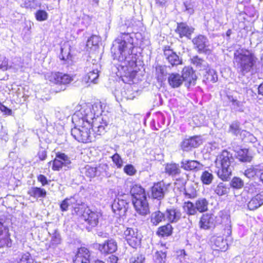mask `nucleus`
<instances>
[{
	"label": "nucleus",
	"mask_w": 263,
	"mask_h": 263,
	"mask_svg": "<svg viewBox=\"0 0 263 263\" xmlns=\"http://www.w3.org/2000/svg\"><path fill=\"white\" fill-rule=\"evenodd\" d=\"M194 28L188 25L186 23H178L175 32L179 34L180 38L185 37L191 39L192 34L194 33Z\"/></svg>",
	"instance_id": "nucleus-18"
},
{
	"label": "nucleus",
	"mask_w": 263,
	"mask_h": 263,
	"mask_svg": "<svg viewBox=\"0 0 263 263\" xmlns=\"http://www.w3.org/2000/svg\"><path fill=\"white\" fill-rule=\"evenodd\" d=\"M183 79L180 74L177 73H172L168 77L169 85L174 88L180 87L183 83Z\"/></svg>",
	"instance_id": "nucleus-28"
},
{
	"label": "nucleus",
	"mask_w": 263,
	"mask_h": 263,
	"mask_svg": "<svg viewBox=\"0 0 263 263\" xmlns=\"http://www.w3.org/2000/svg\"><path fill=\"white\" fill-rule=\"evenodd\" d=\"M214 176L211 171L210 172L209 171H204L202 172L201 176V180L204 184H210L212 182Z\"/></svg>",
	"instance_id": "nucleus-43"
},
{
	"label": "nucleus",
	"mask_w": 263,
	"mask_h": 263,
	"mask_svg": "<svg viewBox=\"0 0 263 263\" xmlns=\"http://www.w3.org/2000/svg\"><path fill=\"white\" fill-rule=\"evenodd\" d=\"M100 42V38L99 36L92 35L89 39H88L87 42V46L91 48L92 46H97Z\"/></svg>",
	"instance_id": "nucleus-49"
},
{
	"label": "nucleus",
	"mask_w": 263,
	"mask_h": 263,
	"mask_svg": "<svg viewBox=\"0 0 263 263\" xmlns=\"http://www.w3.org/2000/svg\"><path fill=\"white\" fill-rule=\"evenodd\" d=\"M163 56L166 62L172 66H177L182 64L181 58L169 46H165L163 48Z\"/></svg>",
	"instance_id": "nucleus-8"
},
{
	"label": "nucleus",
	"mask_w": 263,
	"mask_h": 263,
	"mask_svg": "<svg viewBox=\"0 0 263 263\" xmlns=\"http://www.w3.org/2000/svg\"><path fill=\"white\" fill-rule=\"evenodd\" d=\"M124 172L128 175L133 176L136 174L137 171L133 165L127 164L124 166Z\"/></svg>",
	"instance_id": "nucleus-58"
},
{
	"label": "nucleus",
	"mask_w": 263,
	"mask_h": 263,
	"mask_svg": "<svg viewBox=\"0 0 263 263\" xmlns=\"http://www.w3.org/2000/svg\"><path fill=\"white\" fill-rule=\"evenodd\" d=\"M195 203L191 201H187L184 203L183 209L188 215H195L197 214V210Z\"/></svg>",
	"instance_id": "nucleus-42"
},
{
	"label": "nucleus",
	"mask_w": 263,
	"mask_h": 263,
	"mask_svg": "<svg viewBox=\"0 0 263 263\" xmlns=\"http://www.w3.org/2000/svg\"><path fill=\"white\" fill-rule=\"evenodd\" d=\"M191 61L192 64L198 67L201 68L205 66V65H203L204 63V60L198 56L193 57Z\"/></svg>",
	"instance_id": "nucleus-53"
},
{
	"label": "nucleus",
	"mask_w": 263,
	"mask_h": 263,
	"mask_svg": "<svg viewBox=\"0 0 263 263\" xmlns=\"http://www.w3.org/2000/svg\"><path fill=\"white\" fill-rule=\"evenodd\" d=\"M240 124L238 121H233L229 126V132L235 136H237L238 134L240 135L242 130L240 128Z\"/></svg>",
	"instance_id": "nucleus-45"
},
{
	"label": "nucleus",
	"mask_w": 263,
	"mask_h": 263,
	"mask_svg": "<svg viewBox=\"0 0 263 263\" xmlns=\"http://www.w3.org/2000/svg\"><path fill=\"white\" fill-rule=\"evenodd\" d=\"M173 232V227L170 223L160 227L157 231V234L162 237L168 236L171 235Z\"/></svg>",
	"instance_id": "nucleus-40"
},
{
	"label": "nucleus",
	"mask_w": 263,
	"mask_h": 263,
	"mask_svg": "<svg viewBox=\"0 0 263 263\" xmlns=\"http://www.w3.org/2000/svg\"><path fill=\"white\" fill-rule=\"evenodd\" d=\"M49 234L51 236L49 247L54 249L62 242L61 235L57 230H54L53 232H49Z\"/></svg>",
	"instance_id": "nucleus-30"
},
{
	"label": "nucleus",
	"mask_w": 263,
	"mask_h": 263,
	"mask_svg": "<svg viewBox=\"0 0 263 263\" xmlns=\"http://www.w3.org/2000/svg\"><path fill=\"white\" fill-rule=\"evenodd\" d=\"M166 218L165 213L159 211L153 213L151 215V221L155 226H157Z\"/></svg>",
	"instance_id": "nucleus-39"
},
{
	"label": "nucleus",
	"mask_w": 263,
	"mask_h": 263,
	"mask_svg": "<svg viewBox=\"0 0 263 263\" xmlns=\"http://www.w3.org/2000/svg\"><path fill=\"white\" fill-rule=\"evenodd\" d=\"M113 162L115 164L117 168H121L123 165V160L120 156L117 154H115L111 157Z\"/></svg>",
	"instance_id": "nucleus-52"
},
{
	"label": "nucleus",
	"mask_w": 263,
	"mask_h": 263,
	"mask_svg": "<svg viewBox=\"0 0 263 263\" xmlns=\"http://www.w3.org/2000/svg\"><path fill=\"white\" fill-rule=\"evenodd\" d=\"M155 260L158 263H164L166 254L162 251H157L155 255Z\"/></svg>",
	"instance_id": "nucleus-55"
},
{
	"label": "nucleus",
	"mask_w": 263,
	"mask_h": 263,
	"mask_svg": "<svg viewBox=\"0 0 263 263\" xmlns=\"http://www.w3.org/2000/svg\"><path fill=\"white\" fill-rule=\"evenodd\" d=\"M228 98L230 104V108L232 112H243L245 106L243 102L238 101L232 96H228Z\"/></svg>",
	"instance_id": "nucleus-24"
},
{
	"label": "nucleus",
	"mask_w": 263,
	"mask_h": 263,
	"mask_svg": "<svg viewBox=\"0 0 263 263\" xmlns=\"http://www.w3.org/2000/svg\"><path fill=\"white\" fill-rule=\"evenodd\" d=\"M145 257L142 254H136L130 258V263H143Z\"/></svg>",
	"instance_id": "nucleus-56"
},
{
	"label": "nucleus",
	"mask_w": 263,
	"mask_h": 263,
	"mask_svg": "<svg viewBox=\"0 0 263 263\" xmlns=\"http://www.w3.org/2000/svg\"><path fill=\"white\" fill-rule=\"evenodd\" d=\"M192 42L194 49L199 53L209 54L211 52L210 42L206 36L198 34L192 39Z\"/></svg>",
	"instance_id": "nucleus-6"
},
{
	"label": "nucleus",
	"mask_w": 263,
	"mask_h": 263,
	"mask_svg": "<svg viewBox=\"0 0 263 263\" xmlns=\"http://www.w3.org/2000/svg\"><path fill=\"white\" fill-rule=\"evenodd\" d=\"M263 204V191L253 197L248 203V208L250 210L254 211Z\"/></svg>",
	"instance_id": "nucleus-22"
},
{
	"label": "nucleus",
	"mask_w": 263,
	"mask_h": 263,
	"mask_svg": "<svg viewBox=\"0 0 263 263\" xmlns=\"http://www.w3.org/2000/svg\"><path fill=\"white\" fill-rule=\"evenodd\" d=\"M214 217L212 215L203 214L199 221V227L201 229L208 230L214 227Z\"/></svg>",
	"instance_id": "nucleus-25"
},
{
	"label": "nucleus",
	"mask_w": 263,
	"mask_h": 263,
	"mask_svg": "<svg viewBox=\"0 0 263 263\" xmlns=\"http://www.w3.org/2000/svg\"><path fill=\"white\" fill-rule=\"evenodd\" d=\"M133 39L128 33H124L120 38L117 39L113 43L111 48V52L114 53L115 59L117 58L121 62L117 67V75L122 78L132 79L135 76H132V69H129L127 66V63L129 62L128 56L130 55V49L133 48ZM123 81L124 79L122 78Z\"/></svg>",
	"instance_id": "nucleus-2"
},
{
	"label": "nucleus",
	"mask_w": 263,
	"mask_h": 263,
	"mask_svg": "<svg viewBox=\"0 0 263 263\" xmlns=\"http://www.w3.org/2000/svg\"><path fill=\"white\" fill-rule=\"evenodd\" d=\"M96 167H92L89 165H87L83 168V171L85 175L89 178H93L98 176Z\"/></svg>",
	"instance_id": "nucleus-46"
},
{
	"label": "nucleus",
	"mask_w": 263,
	"mask_h": 263,
	"mask_svg": "<svg viewBox=\"0 0 263 263\" xmlns=\"http://www.w3.org/2000/svg\"><path fill=\"white\" fill-rule=\"evenodd\" d=\"M91 21V17L87 15H84L82 18L81 23L84 25L85 27H87L90 24Z\"/></svg>",
	"instance_id": "nucleus-60"
},
{
	"label": "nucleus",
	"mask_w": 263,
	"mask_h": 263,
	"mask_svg": "<svg viewBox=\"0 0 263 263\" xmlns=\"http://www.w3.org/2000/svg\"><path fill=\"white\" fill-rule=\"evenodd\" d=\"M240 138L245 142L255 143L257 139L252 134L245 130H242L240 133Z\"/></svg>",
	"instance_id": "nucleus-44"
},
{
	"label": "nucleus",
	"mask_w": 263,
	"mask_h": 263,
	"mask_svg": "<svg viewBox=\"0 0 263 263\" xmlns=\"http://www.w3.org/2000/svg\"><path fill=\"white\" fill-rule=\"evenodd\" d=\"M96 168L98 176L109 177L111 175L109 166L106 163H101L96 167Z\"/></svg>",
	"instance_id": "nucleus-34"
},
{
	"label": "nucleus",
	"mask_w": 263,
	"mask_h": 263,
	"mask_svg": "<svg viewBox=\"0 0 263 263\" xmlns=\"http://www.w3.org/2000/svg\"><path fill=\"white\" fill-rule=\"evenodd\" d=\"M101 102L85 104L76 111L72 117L74 127L71 134L79 142L89 143L95 140L97 136L103 135L108 127L106 117H102Z\"/></svg>",
	"instance_id": "nucleus-1"
},
{
	"label": "nucleus",
	"mask_w": 263,
	"mask_h": 263,
	"mask_svg": "<svg viewBox=\"0 0 263 263\" xmlns=\"http://www.w3.org/2000/svg\"><path fill=\"white\" fill-rule=\"evenodd\" d=\"M117 243L111 238L104 241L102 243L97 244V248L102 254H108L115 252L117 250Z\"/></svg>",
	"instance_id": "nucleus-14"
},
{
	"label": "nucleus",
	"mask_w": 263,
	"mask_h": 263,
	"mask_svg": "<svg viewBox=\"0 0 263 263\" xmlns=\"http://www.w3.org/2000/svg\"><path fill=\"white\" fill-rule=\"evenodd\" d=\"M69 206H70V205L66 198L60 204V209L63 212L67 211Z\"/></svg>",
	"instance_id": "nucleus-62"
},
{
	"label": "nucleus",
	"mask_w": 263,
	"mask_h": 263,
	"mask_svg": "<svg viewBox=\"0 0 263 263\" xmlns=\"http://www.w3.org/2000/svg\"><path fill=\"white\" fill-rule=\"evenodd\" d=\"M184 194L185 196L189 198H194L197 196L196 190L192 187L185 189Z\"/></svg>",
	"instance_id": "nucleus-57"
},
{
	"label": "nucleus",
	"mask_w": 263,
	"mask_h": 263,
	"mask_svg": "<svg viewBox=\"0 0 263 263\" xmlns=\"http://www.w3.org/2000/svg\"><path fill=\"white\" fill-rule=\"evenodd\" d=\"M130 194L132 199H138L146 197L144 190L140 185H133L130 189Z\"/></svg>",
	"instance_id": "nucleus-29"
},
{
	"label": "nucleus",
	"mask_w": 263,
	"mask_h": 263,
	"mask_svg": "<svg viewBox=\"0 0 263 263\" xmlns=\"http://www.w3.org/2000/svg\"><path fill=\"white\" fill-rule=\"evenodd\" d=\"M212 247L214 250L226 251L228 248L227 240L221 236L214 235L211 238Z\"/></svg>",
	"instance_id": "nucleus-20"
},
{
	"label": "nucleus",
	"mask_w": 263,
	"mask_h": 263,
	"mask_svg": "<svg viewBox=\"0 0 263 263\" xmlns=\"http://www.w3.org/2000/svg\"><path fill=\"white\" fill-rule=\"evenodd\" d=\"M166 67L165 66L158 65L156 67V76L159 82H162L167 75Z\"/></svg>",
	"instance_id": "nucleus-36"
},
{
	"label": "nucleus",
	"mask_w": 263,
	"mask_h": 263,
	"mask_svg": "<svg viewBox=\"0 0 263 263\" xmlns=\"http://www.w3.org/2000/svg\"><path fill=\"white\" fill-rule=\"evenodd\" d=\"M35 18L40 22L45 21L48 18V13L44 10H38L35 13Z\"/></svg>",
	"instance_id": "nucleus-50"
},
{
	"label": "nucleus",
	"mask_w": 263,
	"mask_h": 263,
	"mask_svg": "<svg viewBox=\"0 0 263 263\" xmlns=\"http://www.w3.org/2000/svg\"><path fill=\"white\" fill-rule=\"evenodd\" d=\"M243 184L244 183L242 180L238 177H234L230 182L231 186L236 189H241Z\"/></svg>",
	"instance_id": "nucleus-48"
},
{
	"label": "nucleus",
	"mask_w": 263,
	"mask_h": 263,
	"mask_svg": "<svg viewBox=\"0 0 263 263\" xmlns=\"http://www.w3.org/2000/svg\"><path fill=\"white\" fill-rule=\"evenodd\" d=\"M259 191L258 185L255 183L249 184L248 186V192L251 194L256 193Z\"/></svg>",
	"instance_id": "nucleus-59"
},
{
	"label": "nucleus",
	"mask_w": 263,
	"mask_h": 263,
	"mask_svg": "<svg viewBox=\"0 0 263 263\" xmlns=\"http://www.w3.org/2000/svg\"><path fill=\"white\" fill-rule=\"evenodd\" d=\"M132 202L136 211L139 214L146 216L149 214L150 211L146 197L138 199H132Z\"/></svg>",
	"instance_id": "nucleus-13"
},
{
	"label": "nucleus",
	"mask_w": 263,
	"mask_h": 263,
	"mask_svg": "<svg viewBox=\"0 0 263 263\" xmlns=\"http://www.w3.org/2000/svg\"><path fill=\"white\" fill-rule=\"evenodd\" d=\"M19 263H33V260L31 258L30 254L26 253L22 255L20 258Z\"/></svg>",
	"instance_id": "nucleus-54"
},
{
	"label": "nucleus",
	"mask_w": 263,
	"mask_h": 263,
	"mask_svg": "<svg viewBox=\"0 0 263 263\" xmlns=\"http://www.w3.org/2000/svg\"><path fill=\"white\" fill-rule=\"evenodd\" d=\"M70 163L71 160L70 158L64 153H57L54 160L49 162V164H52V169L55 171H59L63 166L69 167Z\"/></svg>",
	"instance_id": "nucleus-9"
},
{
	"label": "nucleus",
	"mask_w": 263,
	"mask_h": 263,
	"mask_svg": "<svg viewBox=\"0 0 263 263\" xmlns=\"http://www.w3.org/2000/svg\"><path fill=\"white\" fill-rule=\"evenodd\" d=\"M182 79L185 82V85L189 88L191 85H194L197 79V77L192 69L190 67H185L182 71Z\"/></svg>",
	"instance_id": "nucleus-16"
},
{
	"label": "nucleus",
	"mask_w": 263,
	"mask_h": 263,
	"mask_svg": "<svg viewBox=\"0 0 263 263\" xmlns=\"http://www.w3.org/2000/svg\"><path fill=\"white\" fill-rule=\"evenodd\" d=\"M181 167L186 171H197L201 168L202 165L196 160L183 159L181 162Z\"/></svg>",
	"instance_id": "nucleus-23"
},
{
	"label": "nucleus",
	"mask_w": 263,
	"mask_h": 263,
	"mask_svg": "<svg viewBox=\"0 0 263 263\" xmlns=\"http://www.w3.org/2000/svg\"><path fill=\"white\" fill-rule=\"evenodd\" d=\"M257 61L254 54L246 49L239 48L234 52L233 63L239 75L252 73Z\"/></svg>",
	"instance_id": "nucleus-3"
},
{
	"label": "nucleus",
	"mask_w": 263,
	"mask_h": 263,
	"mask_svg": "<svg viewBox=\"0 0 263 263\" xmlns=\"http://www.w3.org/2000/svg\"><path fill=\"white\" fill-rule=\"evenodd\" d=\"M37 181L41 183L43 186H45L46 184H48V181L47 179V178L43 175H39L37 176Z\"/></svg>",
	"instance_id": "nucleus-63"
},
{
	"label": "nucleus",
	"mask_w": 263,
	"mask_h": 263,
	"mask_svg": "<svg viewBox=\"0 0 263 263\" xmlns=\"http://www.w3.org/2000/svg\"><path fill=\"white\" fill-rule=\"evenodd\" d=\"M28 194L35 198H45L46 196V191L41 187H32L28 191Z\"/></svg>",
	"instance_id": "nucleus-31"
},
{
	"label": "nucleus",
	"mask_w": 263,
	"mask_h": 263,
	"mask_svg": "<svg viewBox=\"0 0 263 263\" xmlns=\"http://www.w3.org/2000/svg\"><path fill=\"white\" fill-rule=\"evenodd\" d=\"M8 230L0 222V248L5 246H9L10 243Z\"/></svg>",
	"instance_id": "nucleus-26"
},
{
	"label": "nucleus",
	"mask_w": 263,
	"mask_h": 263,
	"mask_svg": "<svg viewBox=\"0 0 263 263\" xmlns=\"http://www.w3.org/2000/svg\"><path fill=\"white\" fill-rule=\"evenodd\" d=\"M237 158L243 162H250L252 157L248 154V150L246 148L240 149L237 152Z\"/></svg>",
	"instance_id": "nucleus-37"
},
{
	"label": "nucleus",
	"mask_w": 263,
	"mask_h": 263,
	"mask_svg": "<svg viewBox=\"0 0 263 263\" xmlns=\"http://www.w3.org/2000/svg\"><path fill=\"white\" fill-rule=\"evenodd\" d=\"M212 189L216 195L222 196L228 194L230 188L228 184L223 182H219L217 184L213 185Z\"/></svg>",
	"instance_id": "nucleus-27"
},
{
	"label": "nucleus",
	"mask_w": 263,
	"mask_h": 263,
	"mask_svg": "<svg viewBox=\"0 0 263 263\" xmlns=\"http://www.w3.org/2000/svg\"><path fill=\"white\" fill-rule=\"evenodd\" d=\"M202 143V140L199 136H193L184 139L181 143V147L183 151L189 152L192 148L199 146Z\"/></svg>",
	"instance_id": "nucleus-15"
},
{
	"label": "nucleus",
	"mask_w": 263,
	"mask_h": 263,
	"mask_svg": "<svg viewBox=\"0 0 263 263\" xmlns=\"http://www.w3.org/2000/svg\"><path fill=\"white\" fill-rule=\"evenodd\" d=\"M165 172L170 176H174L179 175L181 172V170L178 164L171 163L166 164Z\"/></svg>",
	"instance_id": "nucleus-35"
},
{
	"label": "nucleus",
	"mask_w": 263,
	"mask_h": 263,
	"mask_svg": "<svg viewBox=\"0 0 263 263\" xmlns=\"http://www.w3.org/2000/svg\"><path fill=\"white\" fill-rule=\"evenodd\" d=\"M0 110L2 112H4L5 115H10L12 113V110L9 109L6 106L4 105L2 103L0 102Z\"/></svg>",
	"instance_id": "nucleus-64"
},
{
	"label": "nucleus",
	"mask_w": 263,
	"mask_h": 263,
	"mask_svg": "<svg viewBox=\"0 0 263 263\" xmlns=\"http://www.w3.org/2000/svg\"><path fill=\"white\" fill-rule=\"evenodd\" d=\"M195 206L197 211L203 213L208 210L209 202L205 198H199L196 200Z\"/></svg>",
	"instance_id": "nucleus-32"
},
{
	"label": "nucleus",
	"mask_w": 263,
	"mask_h": 263,
	"mask_svg": "<svg viewBox=\"0 0 263 263\" xmlns=\"http://www.w3.org/2000/svg\"><path fill=\"white\" fill-rule=\"evenodd\" d=\"M215 162L218 177L223 181L228 180L231 175L234 163L232 154L224 150L217 156Z\"/></svg>",
	"instance_id": "nucleus-4"
},
{
	"label": "nucleus",
	"mask_w": 263,
	"mask_h": 263,
	"mask_svg": "<svg viewBox=\"0 0 263 263\" xmlns=\"http://www.w3.org/2000/svg\"><path fill=\"white\" fill-rule=\"evenodd\" d=\"M87 66L86 71L87 73L84 77L85 80L87 83H97L99 78V70L100 67L99 64L87 62Z\"/></svg>",
	"instance_id": "nucleus-7"
},
{
	"label": "nucleus",
	"mask_w": 263,
	"mask_h": 263,
	"mask_svg": "<svg viewBox=\"0 0 263 263\" xmlns=\"http://www.w3.org/2000/svg\"><path fill=\"white\" fill-rule=\"evenodd\" d=\"M125 239L128 245L133 248H136L140 245L141 237L136 231L131 228H127L124 232Z\"/></svg>",
	"instance_id": "nucleus-11"
},
{
	"label": "nucleus",
	"mask_w": 263,
	"mask_h": 263,
	"mask_svg": "<svg viewBox=\"0 0 263 263\" xmlns=\"http://www.w3.org/2000/svg\"><path fill=\"white\" fill-rule=\"evenodd\" d=\"M101 216L102 214L99 211L87 208L85 209L82 214V218L89 226L94 227L98 224L99 219Z\"/></svg>",
	"instance_id": "nucleus-10"
},
{
	"label": "nucleus",
	"mask_w": 263,
	"mask_h": 263,
	"mask_svg": "<svg viewBox=\"0 0 263 263\" xmlns=\"http://www.w3.org/2000/svg\"><path fill=\"white\" fill-rule=\"evenodd\" d=\"M127 195L119 196L115 198L111 205L114 213L119 217L125 216L129 207V200Z\"/></svg>",
	"instance_id": "nucleus-5"
},
{
	"label": "nucleus",
	"mask_w": 263,
	"mask_h": 263,
	"mask_svg": "<svg viewBox=\"0 0 263 263\" xmlns=\"http://www.w3.org/2000/svg\"><path fill=\"white\" fill-rule=\"evenodd\" d=\"M50 81L56 84L62 85L61 90L65 89V85L69 84L73 78L68 74L60 72H52L51 73Z\"/></svg>",
	"instance_id": "nucleus-12"
},
{
	"label": "nucleus",
	"mask_w": 263,
	"mask_h": 263,
	"mask_svg": "<svg viewBox=\"0 0 263 263\" xmlns=\"http://www.w3.org/2000/svg\"><path fill=\"white\" fill-rule=\"evenodd\" d=\"M167 220L171 223H177L182 217V212L178 208L167 209L165 212Z\"/></svg>",
	"instance_id": "nucleus-21"
},
{
	"label": "nucleus",
	"mask_w": 263,
	"mask_h": 263,
	"mask_svg": "<svg viewBox=\"0 0 263 263\" xmlns=\"http://www.w3.org/2000/svg\"><path fill=\"white\" fill-rule=\"evenodd\" d=\"M91 253L88 249L82 247L78 249L73 263H90Z\"/></svg>",
	"instance_id": "nucleus-19"
},
{
	"label": "nucleus",
	"mask_w": 263,
	"mask_h": 263,
	"mask_svg": "<svg viewBox=\"0 0 263 263\" xmlns=\"http://www.w3.org/2000/svg\"><path fill=\"white\" fill-rule=\"evenodd\" d=\"M66 199L70 206L73 208L76 212H78V210H77V209H79L78 206L83 205V202L80 199L79 196L78 195H74L73 196L67 198Z\"/></svg>",
	"instance_id": "nucleus-38"
},
{
	"label": "nucleus",
	"mask_w": 263,
	"mask_h": 263,
	"mask_svg": "<svg viewBox=\"0 0 263 263\" xmlns=\"http://www.w3.org/2000/svg\"><path fill=\"white\" fill-rule=\"evenodd\" d=\"M23 66V62L21 58H13L10 64H9V69H12L13 72H16Z\"/></svg>",
	"instance_id": "nucleus-41"
},
{
	"label": "nucleus",
	"mask_w": 263,
	"mask_h": 263,
	"mask_svg": "<svg viewBox=\"0 0 263 263\" xmlns=\"http://www.w3.org/2000/svg\"><path fill=\"white\" fill-rule=\"evenodd\" d=\"M0 69L3 71L9 69L8 60L2 55H0Z\"/></svg>",
	"instance_id": "nucleus-51"
},
{
	"label": "nucleus",
	"mask_w": 263,
	"mask_h": 263,
	"mask_svg": "<svg viewBox=\"0 0 263 263\" xmlns=\"http://www.w3.org/2000/svg\"><path fill=\"white\" fill-rule=\"evenodd\" d=\"M263 171V165L259 164L256 165L246 170L245 172V175L249 178H251L260 173Z\"/></svg>",
	"instance_id": "nucleus-33"
},
{
	"label": "nucleus",
	"mask_w": 263,
	"mask_h": 263,
	"mask_svg": "<svg viewBox=\"0 0 263 263\" xmlns=\"http://www.w3.org/2000/svg\"><path fill=\"white\" fill-rule=\"evenodd\" d=\"M167 191V187L163 181L154 184L151 189L152 197L158 200L162 199Z\"/></svg>",
	"instance_id": "nucleus-17"
},
{
	"label": "nucleus",
	"mask_w": 263,
	"mask_h": 263,
	"mask_svg": "<svg viewBox=\"0 0 263 263\" xmlns=\"http://www.w3.org/2000/svg\"><path fill=\"white\" fill-rule=\"evenodd\" d=\"M205 77L209 82L212 83L216 82L218 80L217 74L215 70L210 69L206 72Z\"/></svg>",
	"instance_id": "nucleus-47"
},
{
	"label": "nucleus",
	"mask_w": 263,
	"mask_h": 263,
	"mask_svg": "<svg viewBox=\"0 0 263 263\" xmlns=\"http://www.w3.org/2000/svg\"><path fill=\"white\" fill-rule=\"evenodd\" d=\"M185 11L189 14H192L194 12L193 6L192 4L189 2H186L184 3Z\"/></svg>",
	"instance_id": "nucleus-61"
}]
</instances>
